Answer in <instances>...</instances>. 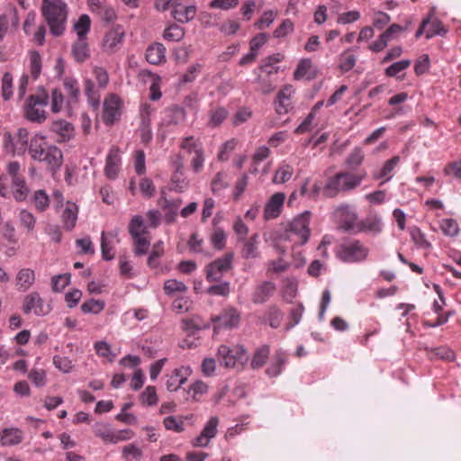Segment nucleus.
Masks as SVG:
<instances>
[{"label": "nucleus", "instance_id": "obj_55", "mask_svg": "<svg viewBox=\"0 0 461 461\" xmlns=\"http://www.w3.org/2000/svg\"><path fill=\"white\" fill-rule=\"evenodd\" d=\"M140 402L149 406L157 404L158 396L155 386H148L140 396Z\"/></svg>", "mask_w": 461, "mask_h": 461}, {"label": "nucleus", "instance_id": "obj_37", "mask_svg": "<svg viewBox=\"0 0 461 461\" xmlns=\"http://www.w3.org/2000/svg\"><path fill=\"white\" fill-rule=\"evenodd\" d=\"M163 37L167 41H180L185 37V30L178 24L172 23L166 28Z\"/></svg>", "mask_w": 461, "mask_h": 461}, {"label": "nucleus", "instance_id": "obj_59", "mask_svg": "<svg viewBox=\"0 0 461 461\" xmlns=\"http://www.w3.org/2000/svg\"><path fill=\"white\" fill-rule=\"evenodd\" d=\"M317 112V104L313 105L310 113L303 121V122L294 130V133L302 134L311 131L312 122L315 117Z\"/></svg>", "mask_w": 461, "mask_h": 461}, {"label": "nucleus", "instance_id": "obj_54", "mask_svg": "<svg viewBox=\"0 0 461 461\" xmlns=\"http://www.w3.org/2000/svg\"><path fill=\"white\" fill-rule=\"evenodd\" d=\"M53 365L56 368L65 374L71 372L74 367L71 359L68 357H61L58 355L53 357Z\"/></svg>", "mask_w": 461, "mask_h": 461}, {"label": "nucleus", "instance_id": "obj_17", "mask_svg": "<svg viewBox=\"0 0 461 461\" xmlns=\"http://www.w3.org/2000/svg\"><path fill=\"white\" fill-rule=\"evenodd\" d=\"M123 36L124 31L121 26L109 31L104 38L103 48L104 51L109 54L114 53L118 45L122 43Z\"/></svg>", "mask_w": 461, "mask_h": 461}, {"label": "nucleus", "instance_id": "obj_9", "mask_svg": "<svg viewBox=\"0 0 461 461\" xmlns=\"http://www.w3.org/2000/svg\"><path fill=\"white\" fill-rule=\"evenodd\" d=\"M51 306L44 302L37 292L27 294L23 302V312L24 314L33 313L37 316H46L50 314Z\"/></svg>", "mask_w": 461, "mask_h": 461}, {"label": "nucleus", "instance_id": "obj_57", "mask_svg": "<svg viewBox=\"0 0 461 461\" xmlns=\"http://www.w3.org/2000/svg\"><path fill=\"white\" fill-rule=\"evenodd\" d=\"M70 283V274L54 276L51 278L52 290L54 292L62 291Z\"/></svg>", "mask_w": 461, "mask_h": 461}, {"label": "nucleus", "instance_id": "obj_2", "mask_svg": "<svg viewBox=\"0 0 461 461\" xmlns=\"http://www.w3.org/2000/svg\"><path fill=\"white\" fill-rule=\"evenodd\" d=\"M363 180L360 176L350 173H338L330 178L323 188V194L327 197H334L339 192H348L358 186Z\"/></svg>", "mask_w": 461, "mask_h": 461}, {"label": "nucleus", "instance_id": "obj_64", "mask_svg": "<svg viewBox=\"0 0 461 461\" xmlns=\"http://www.w3.org/2000/svg\"><path fill=\"white\" fill-rule=\"evenodd\" d=\"M294 31V23L290 19H285L283 23L274 31L273 36L275 38H283Z\"/></svg>", "mask_w": 461, "mask_h": 461}, {"label": "nucleus", "instance_id": "obj_44", "mask_svg": "<svg viewBox=\"0 0 461 461\" xmlns=\"http://www.w3.org/2000/svg\"><path fill=\"white\" fill-rule=\"evenodd\" d=\"M364 160L363 150L359 147L353 149L346 159V165L350 169H355L362 164Z\"/></svg>", "mask_w": 461, "mask_h": 461}, {"label": "nucleus", "instance_id": "obj_56", "mask_svg": "<svg viewBox=\"0 0 461 461\" xmlns=\"http://www.w3.org/2000/svg\"><path fill=\"white\" fill-rule=\"evenodd\" d=\"M211 242L215 249L221 250L226 245V234L222 229L217 228L214 230Z\"/></svg>", "mask_w": 461, "mask_h": 461}, {"label": "nucleus", "instance_id": "obj_6", "mask_svg": "<svg viewBox=\"0 0 461 461\" xmlns=\"http://www.w3.org/2000/svg\"><path fill=\"white\" fill-rule=\"evenodd\" d=\"M41 94L31 95L24 104L25 117L31 122L41 123L46 120L44 110L37 106L44 107L48 104L49 95L44 88H40Z\"/></svg>", "mask_w": 461, "mask_h": 461}, {"label": "nucleus", "instance_id": "obj_60", "mask_svg": "<svg viewBox=\"0 0 461 461\" xmlns=\"http://www.w3.org/2000/svg\"><path fill=\"white\" fill-rule=\"evenodd\" d=\"M357 58L355 55L349 53L348 51L344 52L340 56L339 60V68L343 72H348L351 70L356 65Z\"/></svg>", "mask_w": 461, "mask_h": 461}, {"label": "nucleus", "instance_id": "obj_25", "mask_svg": "<svg viewBox=\"0 0 461 461\" xmlns=\"http://www.w3.org/2000/svg\"><path fill=\"white\" fill-rule=\"evenodd\" d=\"M78 207L76 203L68 202L62 213V221L66 230H72L77 220Z\"/></svg>", "mask_w": 461, "mask_h": 461}, {"label": "nucleus", "instance_id": "obj_5", "mask_svg": "<svg viewBox=\"0 0 461 461\" xmlns=\"http://www.w3.org/2000/svg\"><path fill=\"white\" fill-rule=\"evenodd\" d=\"M310 212L305 211L299 216L295 217L289 224L288 228L285 229V232L279 236L281 240H289L292 239V235L298 238L295 242L301 245L305 244L310 237L311 230L309 229Z\"/></svg>", "mask_w": 461, "mask_h": 461}, {"label": "nucleus", "instance_id": "obj_33", "mask_svg": "<svg viewBox=\"0 0 461 461\" xmlns=\"http://www.w3.org/2000/svg\"><path fill=\"white\" fill-rule=\"evenodd\" d=\"M213 335H219L224 330H231L238 327L239 319H211Z\"/></svg>", "mask_w": 461, "mask_h": 461}, {"label": "nucleus", "instance_id": "obj_19", "mask_svg": "<svg viewBox=\"0 0 461 461\" xmlns=\"http://www.w3.org/2000/svg\"><path fill=\"white\" fill-rule=\"evenodd\" d=\"M120 161L121 158L119 155V149H111L106 157V163L104 167L105 176L109 179H115L117 177Z\"/></svg>", "mask_w": 461, "mask_h": 461}, {"label": "nucleus", "instance_id": "obj_16", "mask_svg": "<svg viewBox=\"0 0 461 461\" xmlns=\"http://www.w3.org/2000/svg\"><path fill=\"white\" fill-rule=\"evenodd\" d=\"M358 227L357 234L366 232L377 235L383 230L382 218L377 214H368L364 220L359 221Z\"/></svg>", "mask_w": 461, "mask_h": 461}, {"label": "nucleus", "instance_id": "obj_27", "mask_svg": "<svg viewBox=\"0 0 461 461\" xmlns=\"http://www.w3.org/2000/svg\"><path fill=\"white\" fill-rule=\"evenodd\" d=\"M275 291L276 285L274 283L268 281L264 282L256 288L252 300L256 303H262L272 296Z\"/></svg>", "mask_w": 461, "mask_h": 461}, {"label": "nucleus", "instance_id": "obj_29", "mask_svg": "<svg viewBox=\"0 0 461 461\" xmlns=\"http://www.w3.org/2000/svg\"><path fill=\"white\" fill-rule=\"evenodd\" d=\"M285 56L281 53H275L261 60L259 69L267 75L276 74L279 67H275L276 63L281 62Z\"/></svg>", "mask_w": 461, "mask_h": 461}, {"label": "nucleus", "instance_id": "obj_18", "mask_svg": "<svg viewBox=\"0 0 461 461\" xmlns=\"http://www.w3.org/2000/svg\"><path fill=\"white\" fill-rule=\"evenodd\" d=\"M317 76V71L312 67V61L310 59H303L297 65L294 72L295 80L305 79L311 81Z\"/></svg>", "mask_w": 461, "mask_h": 461}, {"label": "nucleus", "instance_id": "obj_41", "mask_svg": "<svg viewBox=\"0 0 461 461\" xmlns=\"http://www.w3.org/2000/svg\"><path fill=\"white\" fill-rule=\"evenodd\" d=\"M17 285L20 286L23 291L29 288V286L33 283L34 272L31 269L24 268L19 271L17 275Z\"/></svg>", "mask_w": 461, "mask_h": 461}, {"label": "nucleus", "instance_id": "obj_43", "mask_svg": "<svg viewBox=\"0 0 461 461\" xmlns=\"http://www.w3.org/2000/svg\"><path fill=\"white\" fill-rule=\"evenodd\" d=\"M122 456L125 461L140 460L142 458V451L135 444H128L122 449Z\"/></svg>", "mask_w": 461, "mask_h": 461}, {"label": "nucleus", "instance_id": "obj_34", "mask_svg": "<svg viewBox=\"0 0 461 461\" xmlns=\"http://www.w3.org/2000/svg\"><path fill=\"white\" fill-rule=\"evenodd\" d=\"M258 234H253L243 245L241 255L245 259L256 258L258 257Z\"/></svg>", "mask_w": 461, "mask_h": 461}, {"label": "nucleus", "instance_id": "obj_62", "mask_svg": "<svg viewBox=\"0 0 461 461\" xmlns=\"http://www.w3.org/2000/svg\"><path fill=\"white\" fill-rule=\"evenodd\" d=\"M131 238L134 240V253L137 256L145 255L148 252V249L149 247V240L140 235Z\"/></svg>", "mask_w": 461, "mask_h": 461}, {"label": "nucleus", "instance_id": "obj_7", "mask_svg": "<svg viewBox=\"0 0 461 461\" xmlns=\"http://www.w3.org/2000/svg\"><path fill=\"white\" fill-rule=\"evenodd\" d=\"M337 257L347 263H356L365 260L369 249L361 241L356 240L341 244L335 250Z\"/></svg>", "mask_w": 461, "mask_h": 461}, {"label": "nucleus", "instance_id": "obj_63", "mask_svg": "<svg viewBox=\"0 0 461 461\" xmlns=\"http://www.w3.org/2000/svg\"><path fill=\"white\" fill-rule=\"evenodd\" d=\"M164 290L167 294H171L175 292H185L187 286L183 282L170 279L165 282Z\"/></svg>", "mask_w": 461, "mask_h": 461}, {"label": "nucleus", "instance_id": "obj_14", "mask_svg": "<svg viewBox=\"0 0 461 461\" xmlns=\"http://www.w3.org/2000/svg\"><path fill=\"white\" fill-rule=\"evenodd\" d=\"M294 90L292 85H285L276 95L275 100L276 111L278 114L287 113L292 108V95Z\"/></svg>", "mask_w": 461, "mask_h": 461}, {"label": "nucleus", "instance_id": "obj_12", "mask_svg": "<svg viewBox=\"0 0 461 461\" xmlns=\"http://www.w3.org/2000/svg\"><path fill=\"white\" fill-rule=\"evenodd\" d=\"M219 419L216 416L211 417L206 422L203 429L200 435L194 438L192 441L194 447H207L211 438H214L217 434V427Z\"/></svg>", "mask_w": 461, "mask_h": 461}, {"label": "nucleus", "instance_id": "obj_38", "mask_svg": "<svg viewBox=\"0 0 461 461\" xmlns=\"http://www.w3.org/2000/svg\"><path fill=\"white\" fill-rule=\"evenodd\" d=\"M91 20L87 14L80 15L77 22L74 24V29L77 32V39H87L86 35L90 30Z\"/></svg>", "mask_w": 461, "mask_h": 461}, {"label": "nucleus", "instance_id": "obj_10", "mask_svg": "<svg viewBox=\"0 0 461 461\" xmlns=\"http://www.w3.org/2000/svg\"><path fill=\"white\" fill-rule=\"evenodd\" d=\"M37 161L45 162L50 171L55 173L63 163V154L60 149L54 145H49Z\"/></svg>", "mask_w": 461, "mask_h": 461}, {"label": "nucleus", "instance_id": "obj_26", "mask_svg": "<svg viewBox=\"0 0 461 461\" xmlns=\"http://www.w3.org/2000/svg\"><path fill=\"white\" fill-rule=\"evenodd\" d=\"M46 137L37 133L35 134L29 143V153L32 159L36 160L43 155V151L47 149L48 145L45 141Z\"/></svg>", "mask_w": 461, "mask_h": 461}, {"label": "nucleus", "instance_id": "obj_36", "mask_svg": "<svg viewBox=\"0 0 461 461\" xmlns=\"http://www.w3.org/2000/svg\"><path fill=\"white\" fill-rule=\"evenodd\" d=\"M167 124L176 125L185 120V111L179 105H172L167 110Z\"/></svg>", "mask_w": 461, "mask_h": 461}, {"label": "nucleus", "instance_id": "obj_8", "mask_svg": "<svg viewBox=\"0 0 461 461\" xmlns=\"http://www.w3.org/2000/svg\"><path fill=\"white\" fill-rule=\"evenodd\" d=\"M234 254L228 252L206 266V280L219 282L222 276L232 268Z\"/></svg>", "mask_w": 461, "mask_h": 461}, {"label": "nucleus", "instance_id": "obj_40", "mask_svg": "<svg viewBox=\"0 0 461 461\" xmlns=\"http://www.w3.org/2000/svg\"><path fill=\"white\" fill-rule=\"evenodd\" d=\"M283 296L286 301H292L297 293V281L294 278H285L282 282Z\"/></svg>", "mask_w": 461, "mask_h": 461}, {"label": "nucleus", "instance_id": "obj_28", "mask_svg": "<svg viewBox=\"0 0 461 461\" xmlns=\"http://www.w3.org/2000/svg\"><path fill=\"white\" fill-rule=\"evenodd\" d=\"M51 131L59 134L58 142H64L71 138L74 127L66 121H56L51 125Z\"/></svg>", "mask_w": 461, "mask_h": 461}, {"label": "nucleus", "instance_id": "obj_11", "mask_svg": "<svg viewBox=\"0 0 461 461\" xmlns=\"http://www.w3.org/2000/svg\"><path fill=\"white\" fill-rule=\"evenodd\" d=\"M120 98L116 95H110L104 103L103 121L106 125H112L119 119L120 113Z\"/></svg>", "mask_w": 461, "mask_h": 461}, {"label": "nucleus", "instance_id": "obj_20", "mask_svg": "<svg viewBox=\"0 0 461 461\" xmlns=\"http://www.w3.org/2000/svg\"><path fill=\"white\" fill-rule=\"evenodd\" d=\"M24 438L23 431L18 428H5L1 432L0 442L4 447L20 444Z\"/></svg>", "mask_w": 461, "mask_h": 461}, {"label": "nucleus", "instance_id": "obj_4", "mask_svg": "<svg viewBox=\"0 0 461 461\" xmlns=\"http://www.w3.org/2000/svg\"><path fill=\"white\" fill-rule=\"evenodd\" d=\"M217 359L221 366L235 368L243 366L249 360V356L243 346L229 347L221 345L217 351Z\"/></svg>", "mask_w": 461, "mask_h": 461}, {"label": "nucleus", "instance_id": "obj_61", "mask_svg": "<svg viewBox=\"0 0 461 461\" xmlns=\"http://www.w3.org/2000/svg\"><path fill=\"white\" fill-rule=\"evenodd\" d=\"M13 76L10 72H5L2 79V95L5 100H9L13 95Z\"/></svg>", "mask_w": 461, "mask_h": 461}, {"label": "nucleus", "instance_id": "obj_48", "mask_svg": "<svg viewBox=\"0 0 461 461\" xmlns=\"http://www.w3.org/2000/svg\"><path fill=\"white\" fill-rule=\"evenodd\" d=\"M163 424L167 430H173L177 433L185 430L183 417L177 419L175 416H167L164 419Z\"/></svg>", "mask_w": 461, "mask_h": 461}, {"label": "nucleus", "instance_id": "obj_52", "mask_svg": "<svg viewBox=\"0 0 461 461\" xmlns=\"http://www.w3.org/2000/svg\"><path fill=\"white\" fill-rule=\"evenodd\" d=\"M208 391V385L201 381L197 380L194 384H191L189 390L187 391V394L192 397L193 400L198 401L199 397Z\"/></svg>", "mask_w": 461, "mask_h": 461}, {"label": "nucleus", "instance_id": "obj_47", "mask_svg": "<svg viewBox=\"0 0 461 461\" xmlns=\"http://www.w3.org/2000/svg\"><path fill=\"white\" fill-rule=\"evenodd\" d=\"M197 319H183L182 321V328L189 336H194L197 331L202 329L210 328V324H203V326L197 323L195 321Z\"/></svg>", "mask_w": 461, "mask_h": 461}, {"label": "nucleus", "instance_id": "obj_35", "mask_svg": "<svg viewBox=\"0 0 461 461\" xmlns=\"http://www.w3.org/2000/svg\"><path fill=\"white\" fill-rule=\"evenodd\" d=\"M269 353H270L269 346L263 345L260 348H258L256 350V352L254 353V356L252 357V360L250 363L251 367L253 369H258V368L262 367L266 364L267 360L268 359Z\"/></svg>", "mask_w": 461, "mask_h": 461}, {"label": "nucleus", "instance_id": "obj_1", "mask_svg": "<svg viewBox=\"0 0 461 461\" xmlns=\"http://www.w3.org/2000/svg\"><path fill=\"white\" fill-rule=\"evenodd\" d=\"M41 13L50 33L56 37L62 35L68 17L67 5L62 0H42Z\"/></svg>", "mask_w": 461, "mask_h": 461}, {"label": "nucleus", "instance_id": "obj_31", "mask_svg": "<svg viewBox=\"0 0 461 461\" xmlns=\"http://www.w3.org/2000/svg\"><path fill=\"white\" fill-rule=\"evenodd\" d=\"M286 362L285 355L283 351H276L274 355L271 365L266 370L267 375L271 377L277 376L281 374L284 365Z\"/></svg>", "mask_w": 461, "mask_h": 461}, {"label": "nucleus", "instance_id": "obj_30", "mask_svg": "<svg viewBox=\"0 0 461 461\" xmlns=\"http://www.w3.org/2000/svg\"><path fill=\"white\" fill-rule=\"evenodd\" d=\"M93 432L95 437L100 438L104 443L113 444L114 431L110 424L96 422L93 426Z\"/></svg>", "mask_w": 461, "mask_h": 461}, {"label": "nucleus", "instance_id": "obj_45", "mask_svg": "<svg viewBox=\"0 0 461 461\" xmlns=\"http://www.w3.org/2000/svg\"><path fill=\"white\" fill-rule=\"evenodd\" d=\"M439 227L446 236L456 237L459 233L458 223L454 219H443Z\"/></svg>", "mask_w": 461, "mask_h": 461}, {"label": "nucleus", "instance_id": "obj_49", "mask_svg": "<svg viewBox=\"0 0 461 461\" xmlns=\"http://www.w3.org/2000/svg\"><path fill=\"white\" fill-rule=\"evenodd\" d=\"M104 308V302L102 300L91 299L81 305L83 313L98 314Z\"/></svg>", "mask_w": 461, "mask_h": 461}, {"label": "nucleus", "instance_id": "obj_23", "mask_svg": "<svg viewBox=\"0 0 461 461\" xmlns=\"http://www.w3.org/2000/svg\"><path fill=\"white\" fill-rule=\"evenodd\" d=\"M196 13L195 6L188 5L185 6L177 1L174 10H172V15L175 20L179 23H185L193 20Z\"/></svg>", "mask_w": 461, "mask_h": 461}, {"label": "nucleus", "instance_id": "obj_15", "mask_svg": "<svg viewBox=\"0 0 461 461\" xmlns=\"http://www.w3.org/2000/svg\"><path fill=\"white\" fill-rule=\"evenodd\" d=\"M191 369L188 366H181L172 371L168 376L166 385L170 392H176L183 384H185L191 375Z\"/></svg>", "mask_w": 461, "mask_h": 461}, {"label": "nucleus", "instance_id": "obj_42", "mask_svg": "<svg viewBox=\"0 0 461 461\" xmlns=\"http://www.w3.org/2000/svg\"><path fill=\"white\" fill-rule=\"evenodd\" d=\"M410 235L412 241L420 249L430 248V243L427 240L425 234L420 230L419 227H411L410 229Z\"/></svg>", "mask_w": 461, "mask_h": 461}, {"label": "nucleus", "instance_id": "obj_24", "mask_svg": "<svg viewBox=\"0 0 461 461\" xmlns=\"http://www.w3.org/2000/svg\"><path fill=\"white\" fill-rule=\"evenodd\" d=\"M87 39H77L72 45V56L78 63L85 62L90 57Z\"/></svg>", "mask_w": 461, "mask_h": 461}, {"label": "nucleus", "instance_id": "obj_53", "mask_svg": "<svg viewBox=\"0 0 461 461\" xmlns=\"http://www.w3.org/2000/svg\"><path fill=\"white\" fill-rule=\"evenodd\" d=\"M35 207L40 212H44L50 204L49 195L44 190H37L33 195Z\"/></svg>", "mask_w": 461, "mask_h": 461}, {"label": "nucleus", "instance_id": "obj_50", "mask_svg": "<svg viewBox=\"0 0 461 461\" xmlns=\"http://www.w3.org/2000/svg\"><path fill=\"white\" fill-rule=\"evenodd\" d=\"M228 116V111L224 107H218L210 112L209 125L217 127L221 125Z\"/></svg>", "mask_w": 461, "mask_h": 461}, {"label": "nucleus", "instance_id": "obj_3", "mask_svg": "<svg viewBox=\"0 0 461 461\" xmlns=\"http://www.w3.org/2000/svg\"><path fill=\"white\" fill-rule=\"evenodd\" d=\"M333 218L339 229L357 234L359 217L355 205L340 203L333 211Z\"/></svg>", "mask_w": 461, "mask_h": 461}, {"label": "nucleus", "instance_id": "obj_13", "mask_svg": "<svg viewBox=\"0 0 461 461\" xmlns=\"http://www.w3.org/2000/svg\"><path fill=\"white\" fill-rule=\"evenodd\" d=\"M285 200V194L278 192L274 194L264 208V219L269 221L277 218L282 212V208Z\"/></svg>", "mask_w": 461, "mask_h": 461}, {"label": "nucleus", "instance_id": "obj_46", "mask_svg": "<svg viewBox=\"0 0 461 461\" xmlns=\"http://www.w3.org/2000/svg\"><path fill=\"white\" fill-rule=\"evenodd\" d=\"M410 59H402L396 61L385 68V75L390 77H397L401 72L404 71L411 66Z\"/></svg>", "mask_w": 461, "mask_h": 461}, {"label": "nucleus", "instance_id": "obj_32", "mask_svg": "<svg viewBox=\"0 0 461 461\" xmlns=\"http://www.w3.org/2000/svg\"><path fill=\"white\" fill-rule=\"evenodd\" d=\"M427 356L431 360L442 359L452 361L455 358V353L449 348L441 346L435 348H427Z\"/></svg>", "mask_w": 461, "mask_h": 461}, {"label": "nucleus", "instance_id": "obj_58", "mask_svg": "<svg viewBox=\"0 0 461 461\" xmlns=\"http://www.w3.org/2000/svg\"><path fill=\"white\" fill-rule=\"evenodd\" d=\"M31 74L34 79H37L41 71V57L37 50L31 52Z\"/></svg>", "mask_w": 461, "mask_h": 461}, {"label": "nucleus", "instance_id": "obj_21", "mask_svg": "<svg viewBox=\"0 0 461 461\" xmlns=\"http://www.w3.org/2000/svg\"><path fill=\"white\" fill-rule=\"evenodd\" d=\"M166 48L162 43L156 42L146 50V59L152 65H158L166 61Z\"/></svg>", "mask_w": 461, "mask_h": 461}, {"label": "nucleus", "instance_id": "obj_51", "mask_svg": "<svg viewBox=\"0 0 461 461\" xmlns=\"http://www.w3.org/2000/svg\"><path fill=\"white\" fill-rule=\"evenodd\" d=\"M85 92L88 102L95 109H97L100 104L99 95L95 92V84L91 79L85 81Z\"/></svg>", "mask_w": 461, "mask_h": 461}, {"label": "nucleus", "instance_id": "obj_39", "mask_svg": "<svg viewBox=\"0 0 461 461\" xmlns=\"http://www.w3.org/2000/svg\"><path fill=\"white\" fill-rule=\"evenodd\" d=\"M129 233L131 237L141 236V234L147 233L142 216L135 215L131 218L129 223Z\"/></svg>", "mask_w": 461, "mask_h": 461}, {"label": "nucleus", "instance_id": "obj_22", "mask_svg": "<svg viewBox=\"0 0 461 461\" xmlns=\"http://www.w3.org/2000/svg\"><path fill=\"white\" fill-rule=\"evenodd\" d=\"M401 158L399 156H394L392 158L386 160L384 166L380 169H376L373 176L375 179H384V182H387L393 178V171L395 167L399 164Z\"/></svg>", "mask_w": 461, "mask_h": 461}]
</instances>
